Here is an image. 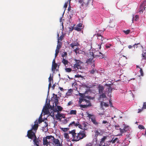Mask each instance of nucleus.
<instances>
[{
    "mask_svg": "<svg viewBox=\"0 0 146 146\" xmlns=\"http://www.w3.org/2000/svg\"><path fill=\"white\" fill-rule=\"evenodd\" d=\"M79 45V44L77 43H72L70 44V46L72 47V48L74 49V46H77Z\"/></svg>",
    "mask_w": 146,
    "mask_h": 146,
    "instance_id": "5701e85b",
    "label": "nucleus"
},
{
    "mask_svg": "<svg viewBox=\"0 0 146 146\" xmlns=\"http://www.w3.org/2000/svg\"><path fill=\"white\" fill-rule=\"evenodd\" d=\"M57 66V64H52V70L53 71H55V70Z\"/></svg>",
    "mask_w": 146,
    "mask_h": 146,
    "instance_id": "4be33fe9",
    "label": "nucleus"
},
{
    "mask_svg": "<svg viewBox=\"0 0 146 146\" xmlns=\"http://www.w3.org/2000/svg\"><path fill=\"white\" fill-rule=\"evenodd\" d=\"M61 129L64 131L66 132L67 131L68 129H69V128H61Z\"/></svg>",
    "mask_w": 146,
    "mask_h": 146,
    "instance_id": "09e8293b",
    "label": "nucleus"
},
{
    "mask_svg": "<svg viewBox=\"0 0 146 146\" xmlns=\"http://www.w3.org/2000/svg\"><path fill=\"white\" fill-rule=\"evenodd\" d=\"M64 137L65 138H66V139L67 140L69 139L70 137L68 134V133H64Z\"/></svg>",
    "mask_w": 146,
    "mask_h": 146,
    "instance_id": "bb28decb",
    "label": "nucleus"
},
{
    "mask_svg": "<svg viewBox=\"0 0 146 146\" xmlns=\"http://www.w3.org/2000/svg\"><path fill=\"white\" fill-rule=\"evenodd\" d=\"M106 98V96L105 94V93H102V94L100 95L99 98V99H101V98Z\"/></svg>",
    "mask_w": 146,
    "mask_h": 146,
    "instance_id": "b1692460",
    "label": "nucleus"
},
{
    "mask_svg": "<svg viewBox=\"0 0 146 146\" xmlns=\"http://www.w3.org/2000/svg\"><path fill=\"white\" fill-rule=\"evenodd\" d=\"M90 56H89L90 58L88 59L86 61V62L88 64L91 63L92 61L93 58L94 57L93 53V52H90Z\"/></svg>",
    "mask_w": 146,
    "mask_h": 146,
    "instance_id": "1a4fd4ad",
    "label": "nucleus"
},
{
    "mask_svg": "<svg viewBox=\"0 0 146 146\" xmlns=\"http://www.w3.org/2000/svg\"><path fill=\"white\" fill-rule=\"evenodd\" d=\"M117 140L118 138L117 137L115 138V139L113 138L111 141V142L112 143H114Z\"/></svg>",
    "mask_w": 146,
    "mask_h": 146,
    "instance_id": "2f4dec72",
    "label": "nucleus"
},
{
    "mask_svg": "<svg viewBox=\"0 0 146 146\" xmlns=\"http://www.w3.org/2000/svg\"><path fill=\"white\" fill-rule=\"evenodd\" d=\"M74 60L75 63L74 65L72 71H76L79 69H81L82 67L81 65L82 63V62L80 60L75 59Z\"/></svg>",
    "mask_w": 146,
    "mask_h": 146,
    "instance_id": "7ed1b4c3",
    "label": "nucleus"
},
{
    "mask_svg": "<svg viewBox=\"0 0 146 146\" xmlns=\"http://www.w3.org/2000/svg\"><path fill=\"white\" fill-rule=\"evenodd\" d=\"M62 45V42H60L59 41H58V44L57 46L56 49L58 50H59L61 48Z\"/></svg>",
    "mask_w": 146,
    "mask_h": 146,
    "instance_id": "aec40b11",
    "label": "nucleus"
},
{
    "mask_svg": "<svg viewBox=\"0 0 146 146\" xmlns=\"http://www.w3.org/2000/svg\"><path fill=\"white\" fill-rule=\"evenodd\" d=\"M85 98H87L89 100H93L94 99V97H91L89 96H85Z\"/></svg>",
    "mask_w": 146,
    "mask_h": 146,
    "instance_id": "e433bc0d",
    "label": "nucleus"
},
{
    "mask_svg": "<svg viewBox=\"0 0 146 146\" xmlns=\"http://www.w3.org/2000/svg\"><path fill=\"white\" fill-rule=\"evenodd\" d=\"M140 72L141 73V76H143V73L142 69L141 68H140Z\"/></svg>",
    "mask_w": 146,
    "mask_h": 146,
    "instance_id": "8fccbe9b",
    "label": "nucleus"
},
{
    "mask_svg": "<svg viewBox=\"0 0 146 146\" xmlns=\"http://www.w3.org/2000/svg\"><path fill=\"white\" fill-rule=\"evenodd\" d=\"M69 133L72 135V139L71 141L73 142H77L80 140L83 139L86 136V132L84 131L80 130L79 132L76 133V130L73 129L69 131Z\"/></svg>",
    "mask_w": 146,
    "mask_h": 146,
    "instance_id": "f257e3e1",
    "label": "nucleus"
},
{
    "mask_svg": "<svg viewBox=\"0 0 146 146\" xmlns=\"http://www.w3.org/2000/svg\"><path fill=\"white\" fill-rule=\"evenodd\" d=\"M134 19H135V21H137L139 19V16L137 15H136L134 17H133L132 19V21H133V20H134Z\"/></svg>",
    "mask_w": 146,
    "mask_h": 146,
    "instance_id": "c756f323",
    "label": "nucleus"
},
{
    "mask_svg": "<svg viewBox=\"0 0 146 146\" xmlns=\"http://www.w3.org/2000/svg\"><path fill=\"white\" fill-rule=\"evenodd\" d=\"M76 0L79 3H82L81 6L82 7H83L85 5L86 6H87V5H88V3H89V2L90 0H88L87 3H86H86H84V2H83V0Z\"/></svg>",
    "mask_w": 146,
    "mask_h": 146,
    "instance_id": "f8f14e48",
    "label": "nucleus"
},
{
    "mask_svg": "<svg viewBox=\"0 0 146 146\" xmlns=\"http://www.w3.org/2000/svg\"><path fill=\"white\" fill-rule=\"evenodd\" d=\"M87 116L89 117V119H91V121L93 123L96 125H98L99 123L96 121V117L94 115L89 114L88 112H86Z\"/></svg>",
    "mask_w": 146,
    "mask_h": 146,
    "instance_id": "20e7f679",
    "label": "nucleus"
},
{
    "mask_svg": "<svg viewBox=\"0 0 146 146\" xmlns=\"http://www.w3.org/2000/svg\"><path fill=\"white\" fill-rule=\"evenodd\" d=\"M74 123V122H72V123H70L69 125V127L73 126V124Z\"/></svg>",
    "mask_w": 146,
    "mask_h": 146,
    "instance_id": "e2e57ef3",
    "label": "nucleus"
},
{
    "mask_svg": "<svg viewBox=\"0 0 146 146\" xmlns=\"http://www.w3.org/2000/svg\"><path fill=\"white\" fill-rule=\"evenodd\" d=\"M78 127L81 129H85V128L84 127L81 125L80 124V123L79 122V125H78Z\"/></svg>",
    "mask_w": 146,
    "mask_h": 146,
    "instance_id": "37998d69",
    "label": "nucleus"
},
{
    "mask_svg": "<svg viewBox=\"0 0 146 146\" xmlns=\"http://www.w3.org/2000/svg\"><path fill=\"white\" fill-rule=\"evenodd\" d=\"M67 4H68V2L66 3L64 5V7L65 8H67Z\"/></svg>",
    "mask_w": 146,
    "mask_h": 146,
    "instance_id": "0e129e2a",
    "label": "nucleus"
},
{
    "mask_svg": "<svg viewBox=\"0 0 146 146\" xmlns=\"http://www.w3.org/2000/svg\"><path fill=\"white\" fill-rule=\"evenodd\" d=\"M77 111L76 110H71L70 111L69 114L71 115H76V114Z\"/></svg>",
    "mask_w": 146,
    "mask_h": 146,
    "instance_id": "393cba45",
    "label": "nucleus"
},
{
    "mask_svg": "<svg viewBox=\"0 0 146 146\" xmlns=\"http://www.w3.org/2000/svg\"><path fill=\"white\" fill-rule=\"evenodd\" d=\"M98 89L99 94H100L103 93L104 90V86L102 85L99 86L98 87Z\"/></svg>",
    "mask_w": 146,
    "mask_h": 146,
    "instance_id": "dca6fc26",
    "label": "nucleus"
},
{
    "mask_svg": "<svg viewBox=\"0 0 146 146\" xmlns=\"http://www.w3.org/2000/svg\"><path fill=\"white\" fill-rule=\"evenodd\" d=\"M95 132V136H97L98 135L100 134V133L98 130H96Z\"/></svg>",
    "mask_w": 146,
    "mask_h": 146,
    "instance_id": "de8ad7c7",
    "label": "nucleus"
},
{
    "mask_svg": "<svg viewBox=\"0 0 146 146\" xmlns=\"http://www.w3.org/2000/svg\"><path fill=\"white\" fill-rule=\"evenodd\" d=\"M101 105L102 106H104L106 107H108L109 106L108 104L103 102L101 103Z\"/></svg>",
    "mask_w": 146,
    "mask_h": 146,
    "instance_id": "c9c22d12",
    "label": "nucleus"
},
{
    "mask_svg": "<svg viewBox=\"0 0 146 146\" xmlns=\"http://www.w3.org/2000/svg\"><path fill=\"white\" fill-rule=\"evenodd\" d=\"M50 141H48L46 138L45 137L43 138V144L44 145H45L46 146L50 144Z\"/></svg>",
    "mask_w": 146,
    "mask_h": 146,
    "instance_id": "2eb2a0df",
    "label": "nucleus"
},
{
    "mask_svg": "<svg viewBox=\"0 0 146 146\" xmlns=\"http://www.w3.org/2000/svg\"><path fill=\"white\" fill-rule=\"evenodd\" d=\"M67 52H64V54H62V57L63 58H64V57L65 56H67Z\"/></svg>",
    "mask_w": 146,
    "mask_h": 146,
    "instance_id": "603ef678",
    "label": "nucleus"
},
{
    "mask_svg": "<svg viewBox=\"0 0 146 146\" xmlns=\"http://www.w3.org/2000/svg\"><path fill=\"white\" fill-rule=\"evenodd\" d=\"M98 114L99 115H100V116H102V115H103L104 114V112H102V113H98Z\"/></svg>",
    "mask_w": 146,
    "mask_h": 146,
    "instance_id": "338daca9",
    "label": "nucleus"
},
{
    "mask_svg": "<svg viewBox=\"0 0 146 146\" xmlns=\"http://www.w3.org/2000/svg\"><path fill=\"white\" fill-rule=\"evenodd\" d=\"M45 138H46V139H51L52 140V139L53 138H54V137L52 136V135L50 136H47L46 137H45Z\"/></svg>",
    "mask_w": 146,
    "mask_h": 146,
    "instance_id": "473e14b6",
    "label": "nucleus"
},
{
    "mask_svg": "<svg viewBox=\"0 0 146 146\" xmlns=\"http://www.w3.org/2000/svg\"><path fill=\"white\" fill-rule=\"evenodd\" d=\"M65 71L66 72H70L71 71H72V69L70 68H66L65 69Z\"/></svg>",
    "mask_w": 146,
    "mask_h": 146,
    "instance_id": "7c9ffc66",
    "label": "nucleus"
},
{
    "mask_svg": "<svg viewBox=\"0 0 146 146\" xmlns=\"http://www.w3.org/2000/svg\"><path fill=\"white\" fill-rule=\"evenodd\" d=\"M82 24L81 23H79L76 26L80 28L82 27Z\"/></svg>",
    "mask_w": 146,
    "mask_h": 146,
    "instance_id": "bf43d9fd",
    "label": "nucleus"
},
{
    "mask_svg": "<svg viewBox=\"0 0 146 146\" xmlns=\"http://www.w3.org/2000/svg\"><path fill=\"white\" fill-rule=\"evenodd\" d=\"M115 23L114 21H111L109 22V24L108 27L110 28H113L115 27Z\"/></svg>",
    "mask_w": 146,
    "mask_h": 146,
    "instance_id": "6ab92c4d",
    "label": "nucleus"
},
{
    "mask_svg": "<svg viewBox=\"0 0 146 146\" xmlns=\"http://www.w3.org/2000/svg\"><path fill=\"white\" fill-rule=\"evenodd\" d=\"M43 121V120L42 119V118L41 117V116L40 115V116L39 117L38 119V122L39 123H40L42 122Z\"/></svg>",
    "mask_w": 146,
    "mask_h": 146,
    "instance_id": "79ce46f5",
    "label": "nucleus"
},
{
    "mask_svg": "<svg viewBox=\"0 0 146 146\" xmlns=\"http://www.w3.org/2000/svg\"><path fill=\"white\" fill-rule=\"evenodd\" d=\"M74 51L76 53V54H81L82 52V51L80 50L79 47H77L74 50Z\"/></svg>",
    "mask_w": 146,
    "mask_h": 146,
    "instance_id": "a211bd4d",
    "label": "nucleus"
},
{
    "mask_svg": "<svg viewBox=\"0 0 146 146\" xmlns=\"http://www.w3.org/2000/svg\"><path fill=\"white\" fill-rule=\"evenodd\" d=\"M36 131H32V130H29L27 133V136L29 139H34L36 137Z\"/></svg>",
    "mask_w": 146,
    "mask_h": 146,
    "instance_id": "39448f33",
    "label": "nucleus"
},
{
    "mask_svg": "<svg viewBox=\"0 0 146 146\" xmlns=\"http://www.w3.org/2000/svg\"><path fill=\"white\" fill-rule=\"evenodd\" d=\"M40 140L38 139V138L37 139L36 137L33 139V142H34V144L36 146H39V142Z\"/></svg>",
    "mask_w": 146,
    "mask_h": 146,
    "instance_id": "9b49d317",
    "label": "nucleus"
},
{
    "mask_svg": "<svg viewBox=\"0 0 146 146\" xmlns=\"http://www.w3.org/2000/svg\"><path fill=\"white\" fill-rule=\"evenodd\" d=\"M59 52V50L57 49L56 50H55V57L56 58Z\"/></svg>",
    "mask_w": 146,
    "mask_h": 146,
    "instance_id": "a18cd8bd",
    "label": "nucleus"
},
{
    "mask_svg": "<svg viewBox=\"0 0 146 146\" xmlns=\"http://www.w3.org/2000/svg\"><path fill=\"white\" fill-rule=\"evenodd\" d=\"M73 122H74L73 123V126L75 127H77L78 126V125H79V122L77 121V122L76 123H75L74 121H73Z\"/></svg>",
    "mask_w": 146,
    "mask_h": 146,
    "instance_id": "c03bdc74",
    "label": "nucleus"
},
{
    "mask_svg": "<svg viewBox=\"0 0 146 146\" xmlns=\"http://www.w3.org/2000/svg\"><path fill=\"white\" fill-rule=\"evenodd\" d=\"M72 89H69L68 90L67 93V94L68 93L69 94H70L72 92Z\"/></svg>",
    "mask_w": 146,
    "mask_h": 146,
    "instance_id": "13d9d810",
    "label": "nucleus"
},
{
    "mask_svg": "<svg viewBox=\"0 0 146 146\" xmlns=\"http://www.w3.org/2000/svg\"><path fill=\"white\" fill-rule=\"evenodd\" d=\"M52 100L54 101V103H55V105H57L58 103V98L57 95H54Z\"/></svg>",
    "mask_w": 146,
    "mask_h": 146,
    "instance_id": "ddd939ff",
    "label": "nucleus"
},
{
    "mask_svg": "<svg viewBox=\"0 0 146 146\" xmlns=\"http://www.w3.org/2000/svg\"><path fill=\"white\" fill-rule=\"evenodd\" d=\"M79 96L82 97V98H85V96H86L84 94L81 93H79Z\"/></svg>",
    "mask_w": 146,
    "mask_h": 146,
    "instance_id": "a19ab883",
    "label": "nucleus"
},
{
    "mask_svg": "<svg viewBox=\"0 0 146 146\" xmlns=\"http://www.w3.org/2000/svg\"><path fill=\"white\" fill-rule=\"evenodd\" d=\"M62 62L64 64V66L65 67H67L68 65V64H70L69 62L66 60L64 59V58H63L62 60Z\"/></svg>",
    "mask_w": 146,
    "mask_h": 146,
    "instance_id": "4468645a",
    "label": "nucleus"
},
{
    "mask_svg": "<svg viewBox=\"0 0 146 146\" xmlns=\"http://www.w3.org/2000/svg\"><path fill=\"white\" fill-rule=\"evenodd\" d=\"M96 70H94L93 69L90 72L91 74H94Z\"/></svg>",
    "mask_w": 146,
    "mask_h": 146,
    "instance_id": "052dcab7",
    "label": "nucleus"
},
{
    "mask_svg": "<svg viewBox=\"0 0 146 146\" xmlns=\"http://www.w3.org/2000/svg\"><path fill=\"white\" fill-rule=\"evenodd\" d=\"M96 32L98 33L94 35V36H96L97 37L98 39L99 40H100V42L101 44H104L106 42L107 39L106 38L103 37L101 34L99 32H101V31H100L98 29H96Z\"/></svg>",
    "mask_w": 146,
    "mask_h": 146,
    "instance_id": "f03ea898",
    "label": "nucleus"
},
{
    "mask_svg": "<svg viewBox=\"0 0 146 146\" xmlns=\"http://www.w3.org/2000/svg\"><path fill=\"white\" fill-rule=\"evenodd\" d=\"M49 108V106L48 104H47V106H45L43 108L42 111L45 114L47 115L49 113V112L48 110Z\"/></svg>",
    "mask_w": 146,
    "mask_h": 146,
    "instance_id": "6e6552de",
    "label": "nucleus"
},
{
    "mask_svg": "<svg viewBox=\"0 0 146 146\" xmlns=\"http://www.w3.org/2000/svg\"><path fill=\"white\" fill-rule=\"evenodd\" d=\"M108 91L109 92L111 93V92L112 89L111 88V86H109V87L108 88Z\"/></svg>",
    "mask_w": 146,
    "mask_h": 146,
    "instance_id": "3c124183",
    "label": "nucleus"
},
{
    "mask_svg": "<svg viewBox=\"0 0 146 146\" xmlns=\"http://www.w3.org/2000/svg\"><path fill=\"white\" fill-rule=\"evenodd\" d=\"M120 134L119 135H121L124 133V132H125L127 131V130H125V128H124L123 129H121V128L120 129Z\"/></svg>",
    "mask_w": 146,
    "mask_h": 146,
    "instance_id": "a878e982",
    "label": "nucleus"
},
{
    "mask_svg": "<svg viewBox=\"0 0 146 146\" xmlns=\"http://www.w3.org/2000/svg\"><path fill=\"white\" fill-rule=\"evenodd\" d=\"M62 116V114L60 113H58V114L56 115V118L58 119H61L60 118Z\"/></svg>",
    "mask_w": 146,
    "mask_h": 146,
    "instance_id": "f704fd0d",
    "label": "nucleus"
},
{
    "mask_svg": "<svg viewBox=\"0 0 146 146\" xmlns=\"http://www.w3.org/2000/svg\"><path fill=\"white\" fill-rule=\"evenodd\" d=\"M86 146H92V144L91 143H88Z\"/></svg>",
    "mask_w": 146,
    "mask_h": 146,
    "instance_id": "69168bd1",
    "label": "nucleus"
},
{
    "mask_svg": "<svg viewBox=\"0 0 146 146\" xmlns=\"http://www.w3.org/2000/svg\"><path fill=\"white\" fill-rule=\"evenodd\" d=\"M57 108L58 109V110L56 109H55L56 110V112L57 111H61L63 109L60 106H57Z\"/></svg>",
    "mask_w": 146,
    "mask_h": 146,
    "instance_id": "72a5a7b5",
    "label": "nucleus"
},
{
    "mask_svg": "<svg viewBox=\"0 0 146 146\" xmlns=\"http://www.w3.org/2000/svg\"><path fill=\"white\" fill-rule=\"evenodd\" d=\"M144 109V108H143V107L141 109H138V113H139L141 112L143 110V109Z\"/></svg>",
    "mask_w": 146,
    "mask_h": 146,
    "instance_id": "5fc2aeb1",
    "label": "nucleus"
},
{
    "mask_svg": "<svg viewBox=\"0 0 146 146\" xmlns=\"http://www.w3.org/2000/svg\"><path fill=\"white\" fill-rule=\"evenodd\" d=\"M130 31L129 30H127L126 31H123V32L126 35L129 34V33Z\"/></svg>",
    "mask_w": 146,
    "mask_h": 146,
    "instance_id": "58836bf2",
    "label": "nucleus"
},
{
    "mask_svg": "<svg viewBox=\"0 0 146 146\" xmlns=\"http://www.w3.org/2000/svg\"><path fill=\"white\" fill-rule=\"evenodd\" d=\"M87 101V100L85 99H84V98H79V104H81L82 102H86Z\"/></svg>",
    "mask_w": 146,
    "mask_h": 146,
    "instance_id": "cd10ccee",
    "label": "nucleus"
},
{
    "mask_svg": "<svg viewBox=\"0 0 146 146\" xmlns=\"http://www.w3.org/2000/svg\"><path fill=\"white\" fill-rule=\"evenodd\" d=\"M146 5V1H143L142 4L141 5L139 12L140 13H143L144 10H145V6Z\"/></svg>",
    "mask_w": 146,
    "mask_h": 146,
    "instance_id": "423d86ee",
    "label": "nucleus"
},
{
    "mask_svg": "<svg viewBox=\"0 0 146 146\" xmlns=\"http://www.w3.org/2000/svg\"><path fill=\"white\" fill-rule=\"evenodd\" d=\"M75 29L77 31H81L82 29L80 28V27H78L77 26H76Z\"/></svg>",
    "mask_w": 146,
    "mask_h": 146,
    "instance_id": "49530a36",
    "label": "nucleus"
},
{
    "mask_svg": "<svg viewBox=\"0 0 146 146\" xmlns=\"http://www.w3.org/2000/svg\"><path fill=\"white\" fill-rule=\"evenodd\" d=\"M64 37V35H63V34H62L58 38V41H59V40L62 41V40L63 39Z\"/></svg>",
    "mask_w": 146,
    "mask_h": 146,
    "instance_id": "4c0bfd02",
    "label": "nucleus"
},
{
    "mask_svg": "<svg viewBox=\"0 0 146 146\" xmlns=\"http://www.w3.org/2000/svg\"><path fill=\"white\" fill-rule=\"evenodd\" d=\"M143 108L146 109V102H144L143 103Z\"/></svg>",
    "mask_w": 146,
    "mask_h": 146,
    "instance_id": "864d4df0",
    "label": "nucleus"
},
{
    "mask_svg": "<svg viewBox=\"0 0 146 146\" xmlns=\"http://www.w3.org/2000/svg\"><path fill=\"white\" fill-rule=\"evenodd\" d=\"M35 123L34 125L32 126L31 129L30 130H32V131L33 130V131L36 132L38 126V122L37 120L35 121Z\"/></svg>",
    "mask_w": 146,
    "mask_h": 146,
    "instance_id": "0eeeda50",
    "label": "nucleus"
},
{
    "mask_svg": "<svg viewBox=\"0 0 146 146\" xmlns=\"http://www.w3.org/2000/svg\"><path fill=\"white\" fill-rule=\"evenodd\" d=\"M52 140L54 144L55 145H56L55 146H62V145L60 144V142L58 139H56L54 137Z\"/></svg>",
    "mask_w": 146,
    "mask_h": 146,
    "instance_id": "9d476101",
    "label": "nucleus"
},
{
    "mask_svg": "<svg viewBox=\"0 0 146 146\" xmlns=\"http://www.w3.org/2000/svg\"><path fill=\"white\" fill-rule=\"evenodd\" d=\"M138 127L139 129H145L143 125H138Z\"/></svg>",
    "mask_w": 146,
    "mask_h": 146,
    "instance_id": "ea45409f",
    "label": "nucleus"
},
{
    "mask_svg": "<svg viewBox=\"0 0 146 146\" xmlns=\"http://www.w3.org/2000/svg\"><path fill=\"white\" fill-rule=\"evenodd\" d=\"M91 104H88V105H82V104H80V107L81 108H88L89 107L91 106Z\"/></svg>",
    "mask_w": 146,
    "mask_h": 146,
    "instance_id": "412c9836",
    "label": "nucleus"
},
{
    "mask_svg": "<svg viewBox=\"0 0 146 146\" xmlns=\"http://www.w3.org/2000/svg\"><path fill=\"white\" fill-rule=\"evenodd\" d=\"M146 56V52H143L142 54V56Z\"/></svg>",
    "mask_w": 146,
    "mask_h": 146,
    "instance_id": "774afa93",
    "label": "nucleus"
},
{
    "mask_svg": "<svg viewBox=\"0 0 146 146\" xmlns=\"http://www.w3.org/2000/svg\"><path fill=\"white\" fill-rule=\"evenodd\" d=\"M115 128L117 130H120L121 128H120V127L119 125H115Z\"/></svg>",
    "mask_w": 146,
    "mask_h": 146,
    "instance_id": "4d7b16f0",
    "label": "nucleus"
},
{
    "mask_svg": "<svg viewBox=\"0 0 146 146\" xmlns=\"http://www.w3.org/2000/svg\"><path fill=\"white\" fill-rule=\"evenodd\" d=\"M142 60H144L145 62L146 61V56H142Z\"/></svg>",
    "mask_w": 146,
    "mask_h": 146,
    "instance_id": "6e6d98bb",
    "label": "nucleus"
},
{
    "mask_svg": "<svg viewBox=\"0 0 146 146\" xmlns=\"http://www.w3.org/2000/svg\"><path fill=\"white\" fill-rule=\"evenodd\" d=\"M106 136H104V137L102 139H101V141L100 143V144H101L102 143H102H104V142L105 139H106Z\"/></svg>",
    "mask_w": 146,
    "mask_h": 146,
    "instance_id": "c85d7f7f",
    "label": "nucleus"
},
{
    "mask_svg": "<svg viewBox=\"0 0 146 146\" xmlns=\"http://www.w3.org/2000/svg\"><path fill=\"white\" fill-rule=\"evenodd\" d=\"M51 109L53 110L54 112H56V110L54 109V106L52 107H51Z\"/></svg>",
    "mask_w": 146,
    "mask_h": 146,
    "instance_id": "680f3d73",
    "label": "nucleus"
},
{
    "mask_svg": "<svg viewBox=\"0 0 146 146\" xmlns=\"http://www.w3.org/2000/svg\"><path fill=\"white\" fill-rule=\"evenodd\" d=\"M51 81H52V82H53V80L52 78H51V76H50L49 78H48V82H49V84H48V91L50 89V88L52 86V84H51Z\"/></svg>",
    "mask_w": 146,
    "mask_h": 146,
    "instance_id": "f3484780",
    "label": "nucleus"
}]
</instances>
